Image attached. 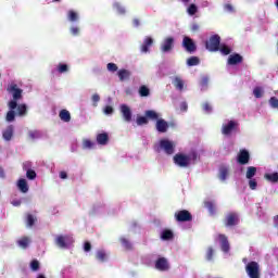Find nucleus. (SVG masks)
Returning <instances> with one entry per match:
<instances>
[{"label":"nucleus","mask_w":278,"mask_h":278,"mask_svg":"<svg viewBox=\"0 0 278 278\" xmlns=\"http://www.w3.org/2000/svg\"><path fill=\"white\" fill-rule=\"evenodd\" d=\"M7 90L13 98L8 103L10 111L7 113L8 123H12V121H14V116H16L14 110H16L17 116H25L27 114V105H18V100L23 99V90L18 88L17 84L11 83Z\"/></svg>","instance_id":"nucleus-1"},{"label":"nucleus","mask_w":278,"mask_h":278,"mask_svg":"<svg viewBox=\"0 0 278 278\" xmlns=\"http://www.w3.org/2000/svg\"><path fill=\"white\" fill-rule=\"evenodd\" d=\"M194 162H197V152H190L188 154L177 153L174 156V164L180 168H188V166H191Z\"/></svg>","instance_id":"nucleus-2"},{"label":"nucleus","mask_w":278,"mask_h":278,"mask_svg":"<svg viewBox=\"0 0 278 278\" xmlns=\"http://www.w3.org/2000/svg\"><path fill=\"white\" fill-rule=\"evenodd\" d=\"M175 141H172L170 139H161L157 143H155V150L163 151L167 155H173V153H175Z\"/></svg>","instance_id":"nucleus-3"},{"label":"nucleus","mask_w":278,"mask_h":278,"mask_svg":"<svg viewBox=\"0 0 278 278\" xmlns=\"http://www.w3.org/2000/svg\"><path fill=\"white\" fill-rule=\"evenodd\" d=\"M238 131V122L236 121H226L222 126V134L224 136H231V134H236Z\"/></svg>","instance_id":"nucleus-4"},{"label":"nucleus","mask_w":278,"mask_h":278,"mask_svg":"<svg viewBox=\"0 0 278 278\" xmlns=\"http://www.w3.org/2000/svg\"><path fill=\"white\" fill-rule=\"evenodd\" d=\"M74 240L73 237L68 236H56L55 237V244L59 249H68L71 244H73Z\"/></svg>","instance_id":"nucleus-5"},{"label":"nucleus","mask_w":278,"mask_h":278,"mask_svg":"<svg viewBox=\"0 0 278 278\" xmlns=\"http://www.w3.org/2000/svg\"><path fill=\"white\" fill-rule=\"evenodd\" d=\"M245 270L250 278H260V265L251 262L247 265Z\"/></svg>","instance_id":"nucleus-6"},{"label":"nucleus","mask_w":278,"mask_h":278,"mask_svg":"<svg viewBox=\"0 0 278 278\" xmlns=\"http://www.w3.org/2000/svg\"><path fill=\"white\" fill-rule=\"evenodd\" d=\"M220 47V37L217 35H214L210 38V40L206 42V49L208 51H218Z\"/></svg>","instance_id":"nucleus-7"},{"label":"nucleus","mask_w":278,"mask_h":278,"mask_svg":"<svg viewBox=\"0 0 278 278\" xmlns=\"http://www.w3.org/2000/svg\"><path fill=\"white\" fill-rule=\"evenodd\" d=\"M174 42H175V39L173 37L165 38L161 45V51L163 53H168V51L173 50Z\"/></svg>","instance_id":"nucleus-8"},{"label":"nucleus","mask_w":278,"mask_h":278,"mask_svg":"<svg viewBox=\"0 0 278 278\" xmlns=\"http://www.w3.org/2000/svg\"><path fill=\"white\" fill-rule=\"evenodd\" d=\"M155 268L156 270H168L170 268V265L168 264V261L165 257H161L155 262Z\"/></svg>","instance_id":"nucleus-9"},{"label":"nucleus","mask_w":278,"mask_h":278,"mask_svg":"<svg viewBox=\"0 0 278 278\" xmlns=\"http://www.w3.org/2000/svg\"><path fill=\"white\" fill-rule=\"evenodd\" d=\"M17 189L23 192V194H27L29 192V184H27V179L20 178L16 182Z\"/></svg>","instance_id":"nucleus-10"},{"label":"nucleus","mask_w":278,"mask_h":278,"mask_svg":"<svg viewBox=\"0 0 278 278\" xmlns=\"http://www.w3.org/2000/svg\"><path fill=\"white\" fill-rule=\"evenodd\" d=\"M175 218H176V220L184 223L186 220H192V215H190V212H188V211H180L175 214Z\"/></svg>","instance_id":"nucleus-11"},{"label":"nucleus","mask_w":278,"mask_h":278,"mask_svg":"<svg viewBox=\"0 0 278 278\" xmlns=\"http://www.w3.org/2000/svg\"><path fill=\"white\" fill-rule=\"evenodd\" d=\"M119 110L123 114L124 121H126V123H129L131 121V109L126 104H122Z\"/></svg>","instance_id":"nucleus-12"},{"label":"nucleus","mask_w":278,"mask_h":278,"mask_svg":"<svg viewBox=\"0 0 278 278\" xmlns=\"http://www.w3.org/2000/svg\"><path fill=\"white\" fill-rule=\"evenodd\" d=\"M182 47H185L186 51H189V53H192V51H195L197 49L194 41H192V39H190L189 37L184 38Z\"/></svg>","instance_id":"nucleus-13"},{"label":"nucleus","mask_w":278,"mask_h":278,"mask_svg":"<svg viewBox=\"0 0 278 278\" xmlns=\"http://www.w3.org/2000/svg\"><path fill=\"white\" fill-rule=\"evenodd\" d=\"M23 168H24V170H26L27 179H31V180L36 179V172L34 169H30L31 163H29V162L24 163Z\"/></svg>","instance_id":"nucleus-14"},{"label":"nucleus","mask_w":278,"mask_h":278,"mask_svg":"<svg viewBox=\"0 0 278 278\" xmlns=\"http://www.w3.org/2000/svg\"><path fill=\"white\" fill-rule=\"evenodd\" d=\"M167 129L168 123L160 117L156 122V130L160 131V134H166Z\"/></svg>","instance_id":"nucleus-15"},{"label":"nucleus","mask_w":278,"mask_h":278,"mask_svg":"<svg viewBox=\"0 0 278 278\" xmlns=\"http://www.w3.org/2000/svg\"><path fill=\"white\" fill-rule=\"evenodd\" d=\"M228 178H229V167L220 166L218 172V179L220 181H227Z\"/></svg>","instance_id":"nucleus-16"},{"label":"nucleus","mask_w":278,"mask_h":278,"mask_svg":"<svg viewBox=\"0 0 278 278\" xmlns=\"http://www.w3.org/2000/svg\"><path fill=\"white\" fill-rule=\"evenodd\" d=\"M238 215L236 213H230L226 217L227 227H233V225H238Z\"/></svg>","instance_id":"nucleus-17"},{"label":"nucleus","mask_w":278,"mask_h":278,"mask_svg":"<svg viewBox=\"0 0 278 278\" xmlns=\"http://www.w3.org/2000/svg\"><path fill=\"white\" fill-rule=\"evenodd\" d=\"M219 244H222V251H224V253H228L229 252V241H227V237L219 235L217 238Z\"/></svg>","instance_id":"nucleus-18"},{"label":"nucleus","mask_w":278,"mask_h":278,"mask_svg":"<svg viewBox=\"0 0 278 278\" xmlns=\"http://www.w3.org/2000/svg\"><path fill=\"white\" fill-rule=\"evenodd\" d=\"M13 136H14V126H9L2 132L3 140H5L7 142H10Z\"/></svg>","instance_id":"nucleus-19"},{"label":"nucleus","mask_w":278,"mask_h":278,"mask_svg":"<svg viewBox=\"0 0 278 278\" xmlns=\"http://www.w3.org/2000/svg\"><path fill=\"white\" fill-rule=\"evenodd\" d=\"M239 164H249V152L247 150H241L238 155Z\"/></svg>","instance_id":"nucleus-20"},{"label":"nucleus","mask_w":278,"mask_h":278,"mask_svg":"<svg viewBox=\"0 0 278 278\" xmlns=\"http://www.w3.org/2000/svg\"><path fill=\"white\" fill-rule=\"evenodd\" d=\"M17 244L21 249H27L29 244H31V239H29L28 237H23L17 240Z\"/></svg>","instance_id":"nucleus-21"},{"label":"nucleus","mask_w":278,"mask_h":278,"mask_svg":"<svg viewBox=\"0 0 278 278\" xmlns=\"http://www.w3.org/2000/svg\"><path fill=\"white\" fill-rule=\"evenodd\" d=\"M151 45H153V38L147 37L143 41V45L141 46L142 53H148L149 47H151Z\"/></svg>","instance_id":"nucleus-22"},{"label":"nucleus","mask_w":278,"mask_h":278,"mask_svg":"<svg viewBox=\"0 0 278 278\" xmlns=\"http://www.w3.org/2000/svg\"><path fill=\"white\" fill-rule=\"evenodd\" d=\"M264 178L267 181H270L271 184H277V181H278V173H266L264 175Z\"/></svg>","instance_id":"nucleus-23"},{"label":"nucleus","mask_w":278,"mask_h":278,"mask_svg":"<svg viewBox=\"0 0 278 278\" xmlns=\"http://www.w3.org/2000/svg\"><path fill=\"white\" fill-rule=\"evenodd\" d=\"M146 116L147 118H150V121H159V118H161L162 115H160V113L155 112V111H147L146 112Z\"/></svg>","instance_id":"nucleus-24"},{"label":"nucleus","mask_w":278,"mask_h":278,"mask_svg":"<svg viewBox=\"0 0 278 278\" xmlns=\"http://www.w3.org/2000/svg\"><path fill=\"white\" fill-rule=\"evenodd\" d=\"M240 62H242V56H240V54H232L229 56L228 59V64H240Z\"/></svg>","instance_id":"nucleus-25"},{"label":"nucleus","mask_w":278,"mask_h":278,"mask_svg":"<svg viewBox=\"0 0 278 278\" xmlns=\"http://www.w3.org/2000/svg\"><path fill=\"white\" fill-rule=\"evenodd\" d=\"M67 21H71V23H75V21H79V13L73 10L68 11Z\"/></svg>","instance_id":"nucleus-26"},{"label":"nucleus","mask_w":278,"mask_h":278,"mask_svg":"<svg viewBox=\"0 0 278 278\" xmlns=\"http://www.w3.org/2000/svg\"><path fill=\"white\" fill-rule=\"evenodd\" d=\"M96 257L99 260V262H106L109 254L104 250H99L96 253Z\"/></svg>","instance_id":"nucleus-27"},{"label":"nucleus","mask_w":278,"mask_h":278,"mask_svg":"<svg viewBox=\"0 0 278 278\" xmlns=\"http://www.w3.org/2000/svg\"><path fill=\"white\" fill-rule=\"evenodd\" d=\"M61 121L68 123L71 121V113L67 110H62L59 114Z\"/></svg>","instance_id":"nucleus-28"},{"label":"nucleus","mask_w":278,"mask_h":278,"mask_svg":"<svg viewBox=\"0 0 278 278\" xmlns=\"http://www.w3.org/2000/svg\"><path fill=\"white\" fill-rule=\"evenodd\" d=\"M256 173H257V168H255L254 166L248 167L247 173H245L247 179H253V177H255Z\"/></svg>","instance_id":"nucleus-29"},{"label":"nucleus","mask_w":278,"mask_h":278,"mask_svg":"<svg viewBox=\"0 0 278 278\" xmlns=\"http://www.w3.org/2000/svg\"><path fill=\"white\" fill-rule=\"evenodd\" d=\"M108 134L103 132L97 136V142L98 144H108Z\"/></svg>","instance_id":"nucleus-30"},{"label":"nucleus","mask_w":278,"mask_h":278,"mask_svg":"<svg viewBox=\"0 0 278 278\" xmlns=\"http://www.w3.org/2000/svg\"><path fill=\"white\" fill-rule=\"evenodd\" d=\"M117 75H118L121 81H125V79H129L130 74H129V71H127V70H119L117 72Z\"/></svg>","instance_id":"nucleus-31"},{"label":"nucleus","mask_w":278,"mask_h":278,"mask_svg":"<svg viewBox=\"0 0 278 278\" xmlns=\"http://www.w3.org/2000/svg\"><path fill=\"white\" fill-rule=\"evenodd\" d=\"M173 84L177 90H184V80L180 77H175Z\"/></svg>","instance_id":"nucleus-32"},{"label":"nucleus","mask_w":278,"mask_h":278,"mask_svg":"<svg viewBox=\"0 0 278 278\" xmlns=\"http://www.w3.org/2000/svg\"><path fill=\"white\" fill-rule=\"evenodd\" d=\"M253 94L256 99H262V97H264V89L262 87H256L253 90Z\"/></svg>","instance_id":"nucleus-33"},{"label":"nucleus","mask_w":278,"mask_h":278,"mask_svg":"<svg viewBox=\"0 0 278 278\" xmlns=\"http://www.w3.org/2000/svg\"><path fill=\"white\" fill-rule=\"evenodd\" d=\"M161 238H162V240H172L173 231H170V230H163L161 232Z\"/></svg>","instance_id":"nucleus-34"},{"label":"nucleus","mask_w":278,"mask_h":278,"mask_svg":"<svg viewBox=\"0 0 278 278\" xmlns=\"http://www.w3.org/2000/svg\"><path fill=\"white\" fill-rule=\"evenodd\" d=\"M83 149H94V142L90 139L83 140Z\"/></svg>","instance_id":"nucleus-35"},{"label":"nucleus","mask_w":278,"mask_h":278,"mask_svg":"<svg viewBox=\"0 0 278 278\" xmlns=\"http://www.w3.org/2000/svg\"><path fill=\"white\" fill-rule=\"evenodd\" d=\"M187 64H188V66H197V65H199V58L192 56V58L188 59L187 60Z\"/></svg>","instance_id":"nucleus-36"},{"label":"nucleus","mask_w":278,"mask_h":278,"mask_svg":"<svg viewBox=\"0 0 278 278\" xmlns=\"http://www.w3.org/2000/svg\"><path fill=\"white\" fill-rule=\"evenodd\" d=\"M269 105L270 108H273L274 110L278 109V98L277 97H271L269 99Z\"/></svg>","instance_id":"nucleus-37"},{"label":"nucleus","mask_w":278,"mask_h":278,"mask_svg":"<svg viewBox=\"0 0 278 278\" xmlns=\"http://www.w3.org/2000/svg\"><path fill=\"white\" fill-rule=\"evenodd\" d=\"M219 51L220 53H223V55H229L231 53V49H229V47L222 45L219 47Z\"/></svg>","instance_id":"nucleus-38"},{"label":"nucleus","mask_w":278,"mask_h":278,"mask_svg":"<svg viewBox=\"0 0 278 278\" xmlns=\"http://www.w3.org/2000/svg\"><path fill=\"white\" fill-rule=\"evenodd\" d=\"M197 4H190L187 12L190 16H194V14H197Z\"/></svg>","instance_id":"nucleus-39"},{"label":"nucleus","mask_w":278,"mask_h":278,"mask_svg":"<svg viewBox=\"0 0 278 278\" xmlns=\"http://www.w3.org/2000/svg\"><path fill=\"white\" fill-rule=\"evenodd\" d=\"M139 94L141 97H149V88H147V86L140 87Z\"/></svg>","instance_id":"nucleus-40"},{"label":"nucleus","mask_w":278,"mask_h":278,"mask_svg":"<svg viewBox=\"0 0 278 278\" xmlns=\"http://www.w3.org/2000/svg\"><path fill=\"white\" fill-rule=\"evenodd\" d=\"M149 123V118L146 116L137 117V125H147Z\"/></svg>","instance_id":"nucleus-41"},{"label":"nucleus","mask_w":278,"mask_h":278,"mask_svg":"<svg viewBox=\"0 0 278 278\" xmlns=\"http://www.w3.org/2000/svg\"><path fill=\"white\" fill-rule=\"evenodd\" d=\"M249 188H250V190H257V180L250 178Z\"/></svg>","instance_id":"nucleus-42"},{"label":"nucleus","mask_w":278,"mask_h":278,"mask_svg":"<svg viewBox=\"0 0 278 278\" xmlns=\"http://www.w3.org/2000/svg\"><path fill=\"white\" fill-rule=\"evenodd\" d=\"M108 71H110V73H116V71H118V66L114 63H109L106 65Z\"/></svg>","instance_id":"nucleus-43"},{"label":"nucleus","mask_w":278,"mask_h":278,"mask_svg":"<svg viewBox=\"0 0 278 278\" xmlns=\"http://www.w3.org/2000/svg\"><path fill=\"white\" fill-rule=\"evenodd\" d=\"M114 8L118 12V14H125V8H123V5H121V3L116 2L114 4Z\"/></svg>","instance_id":"nucleus-44"},{"label":"nucleus","mask_w":278,"mask_h":278,"mask_svg":"<svg viewBox=\"0 0 278 278\" xmlns=\"http://www.w3.org/2000/svg\"><path fill=\"white\" fill-rule=\"evenodd\" d=\"M58 71H59V73H66L68 71V65H66V64H59Z\"/></svg>","instance_id":"nucleus-45"},{"label":"nucleus","mask_w":278,"mask_h":278,"mask_svg":"<svg viewBox=\"0 0 278 278\" xmlns=\"http://www.w3.org/2000/svg\"><path fill=\"white\" fill-rule=\"evenodd\" d=\"M30 268L31 270H38V268H40V263L38 261H33L30 263Z\"/></svg>","instance_id":"nucleus-46"},{"label":"nucleus","mask_w":278,"mask_h":278,"mask_svg":"<svg viewBox=\"0 0 278 278\" xmlns=\"http://www.w3.org/2000/svg\"><path fill=\"white\" fill-rule=\"evenodd\" d=\"M121 242H122L123 247H125V249H131V243H129V241L127 239L122 238Z\"/></svg>","instance_id":"nucleus-47"},{"label":"nucleus","mask_w":278,"mask_h":278,"mask_svg":"<svg viewBox=\"0 0 278 278\" xmlns=\"http://www.w3.org/2000/svg\"><path fill=\"white\" fill-rule=\"evenodd\" d=\"M34 223H36V217H34L33 215H28L27 216V225L29 227H31V225H34Z\"/></svg>","instance_id":"nucleus-48"},{"label":"nucleus","mask_w":278,"mask_h":278,"mask_svg":"<svg viewBox=\"0 0 278 278\" xmlns=\"http://www.w3.org/2000/svg\"><path fill=\"white\" fill-rule=\"evenodd\" d=\"M71 34H72L73 36H77V35L79 34V27L73 26V27L71 28Z\"/></svg>","instance_id":"nucleus-49"},{"label":"nucleus","mask_w":278,"mask_h":278,"mask_svg":"<svg viewBox=\"0 0 278 278\" xmlns=\"http://www.w3.org/2000/svg\"><path fill=\"white\" fill-rule=\"evenodd\" d=\"M205 207H207L211 214L214 213V204L212 202H205Z\"/></svg>","instance_id":"nucleus-50"},{"label":"nucleus","mask_w":278,"mask_h":278,"mask_svg":"<svg viewBox=\"0 0 278 278\" xmlns=\"http://www.w3.org/2000/svg\"><path fill=\"white\" fill-rule=\"evenodd\" d=\"M213 254H214V250L212 248H208L206 252V260H212Z\"/></svg>","instance_id":"nucleus-51"},{"label":"nucleus","mask_w":278,"mask_h":278,"mask_svg":"<svg viewBox=\"0 0 278 278\" xmlns=\"http://www.w3.org/2000/svg\"><path fill=\"white\" fill-rule=\"evenodd\" d=\"M91 99H92L94 105H97V103H99V101H101V97H99V94H97V93H94Z\"/></svg>","instance_id":"nucleus-52"},{"label":"nucleus","mask_w":278,"mask_h":278,"mask_svg":"<svg viewBox=\"0 0 278 278\" xmlns=\"http://www.w3.org/2000/svg\"><path fill=\"white\" fill-rule=\"evenodd\" d=\"M203 110H204V112L210 114V112H212V105L205 103V104H203Z\"/></svg>","instance_id":"nucleus-53"},{"label":"nucleus","mask_w":278,"mask_h":278,"mask_svg":"<svg viewBox=\"0 0 278 278\" xmlns=\"http://www.w3.org/2000/svg\"><path fill=\"white\" fill-rule=\"evenodd\" d=\"M114 109L112 106H105L104 108V114H113Z\"/></svg>","instance_id":"nucleus-54"},{"label":"nucleus","mask_w":278,"mask_h":278,"mask_svg":"<svg viewBox=\"0 0 278 278\" xmlns=\"http://www.w3.org/2000/svg\"><path fill=\"white\" fill-rule=\"evenodd\" d=\"M29 136H30L31 138H39V137H40V132H38L37 130H34V131H30V132H29Z\"/></svg>","instance_id":"nucleus-55"},{"label":"nucleus","mask_w":278,"mask_h":278,"mask_svg":"<svg viewBox=\"0 0 278 278\" xmlns=\"http://www.w3.org/2000/svg\"><path fill=\"white\" fill-rule=\"evenodd\" d=\"M180 110H181V112H186V110H188V104L186 102H182L180 104Z\"/></svg>","instance_id":"nucleus-56"},{"label":"nucleus","mask_w":278,"mask_h":278,"mask_svg":"<svg viewBox=\"0 0 278 278\" xmlns=\"http://www.w3.org/2000/svg\"><path fill=\"white\" fill-rule=\"evenodd\" d=\"M225 10L226 12H233V7L231 4H226Z\"/></svg>","instance_id":"nucleus-57"},{"label":"nucleus","mask_w":278,"mask_h":278,"mask_svg":"<svg viewBox=\"0 0 278 278\" xmlns=\"http://www.w3.org/2000/svg\"><path fill=\"white\" fill-rule=\"evenodd\" d=\"M60 178L61 179H67L68 178V175L66 174V172H60Z\"/></svg>","instance_id":"nucleus-58"},{"label":"nucleus","mask_w":278,"mask_h":278,"mask_svg":"<svg viewBox=\"0 0 278 278\" xmlns=\"http://www.w3.org/2000/svg\"><path fill=\"white\" fill-rule=\"evenodd\" d=\"M90 249H91L90 242H86L85 245H84V250L86 252H88V251H90Z\"/></svg>","instance_id":"nucleus-59"},{"label":"nucleus","mask_w":278,"mask_h":278,"mask_svg":"<svg viewBox=\"0 0 278 278\" xmlns=\"http://www.w3.org/2000/svg\"><path fill=\"white\" fill-rule=\"evenodd\" d=\"M12 205H14L15 207H18V205H21V201L20 200L13 201Z\"/></svg>","instance_id":"nucleus-60"},{"label":"nucleus","mask_w":278,"mask_h":278,"mask_svg":"<svg viewBox=\"0 0 278 278\" xmlns=\"http://www.w3.org/2000/svg\"><path fill=\"white\" fill-rule=\"evenodd\" d=\"M134 25L138 27L140 25V22H138V20H134Z\"/></svg>","instance_id":"nucleus-61"},{"label":"nucleus","mask_w":278,"mask_h":278,"mask_svg":"<svg viewBox=\"0 0 278 278\" xmlns=\"http://www.w3.org/2000/svg\"><path fill=\"white\" fill-rule=\"evenodd\" d=\"M210 5V2L204 3V8H207Z\"/></svg>","instance_id":"nucleus-62"},{"label":"nucleus","mask_w":278,"mask_h":278,"mask_svg":"<svg viewBox=\"0 0 278 278\" xmlns=\"http://www.w3.org/2000/svg\"><path fill=\"white\" fill-rule=\"evenodd\" d=\"M37 278H45V276L40 275V276H38Z\"/></svg>","instance_id":"nucleus-63"},{"label":"nucleus","mask_w":278,"mask_h":278,"mask_svg":"<svg viewBox=\"0 0 278 278\" xmlns=\"http://www.w3.org/2000/svg\"><path fill=\"white\" fill-rule=\"evenodd\" d=\"M193 29H199V26H193Z\"/></svg>","instance_id":"nucleus-64"}]
</instances>
